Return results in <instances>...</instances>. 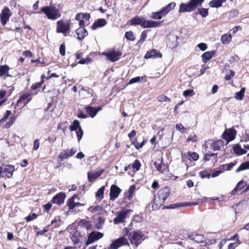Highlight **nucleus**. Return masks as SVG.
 Instances as JSON below:
<instances>
[{"mask_svg":"<svg viewBox=\"0 0 249 249\" xmlns=\"http://www.w3.org/2000/svg\"><path fill=\"white\" fill-rule=\"evenodd\" d=\"M103 235V233L99 231H92L90 232L89 234L88 240L86 242V246L87 247L89 244L92 243L93 242L102 238Z\"/></svg>","mask_w":249,"mask_h":249,"instance_id":"1a4fd4ad","label":"nucleus"},{"mask_svg":"<svg viewBox=\"0 0 249 249\" xmlns=\"http://www.w3.org/2000/svg\"><path fill=\"white\" fill-rule=\"evenodd\" d=\"M162 21L147 20L143 17L136 16L128 21L130 25H140L143 28H155L159 26Z\"/></svg>","mask_w":249,"mask_h":249,"instance_id":"f03ea898","label":"nucleus"},{"mask_svg":"<svg viewBox=\"0 0 249 249\" xmlns=\"http://www.w3.org/2000/svg\"><path fill=\"white\" fill-rule=\"evenodd\" d=\"M215 51H211L205 52L202 55V60L204 63L209 61L214 55Z\"/></svg>","mask_w":249,"mask_h":249,"instance_id":"393cba45","label":"nucleus"},{"mask_svg":"<svg viewBox=\"0 0 249 249\" xmlns=\"http://www.w3.org/2000/svg\"><path fill=\"white\" fill-rule=\"evenodd\" d=\"M202 202L200 201L199 199L197 200L195 202H190L188 203H187L185 205H183V204L181 203H176L170 205L169 206L165 207L166 208L168 209H175L176 208H178L181 206H192V205H199L200 203H202Z\"/></svg>","mask_w":249,"mask_h":249,"instance_id":"aec40b11","label":"nucleus"},{"mask_svg":"<svg viewBox=\"0 0 249 249\" xmlns=\"http://www.w3.org/2000/svg\"><path fill=\"white\" fill-rule=\"evenodd\" d=\"M220 40L224 44H229L231 40V34H225L222 36Z\"/></svg>","mask_w":249,"mask_h":249,"instance_id":"7c9ffc66","label":"nucleus"},{"mask_svg":"<svg viewBox=\"0 0 249 249\" xmlns=\"http://www.w3.org/2000/svg\"><path fill=\"white\" fill-rule=\"evenodd\" d=\"M165 17L163 15L161 9L156 12L152 13L151 18L155 19H160L163 17Z\"/></svg>","mask_w":249,"mask_h":249,"instance_id":"473e14b6","label":"nucleus"},{"mask_svg":"<svg viewBox=\"0 0 249 249\" xmlns=\"http://www.w3.org/2000/svg\"><path fill=\"white\" fill-rule=\"evenodd\" d=\"M235 73L233 71L230 70L225 76V79L226 80H230L234 75Z\"/></svg>","mask_w":249,"mask_h":249,"instance_id":"de8ad7c7","label":"nucleus"},{"mask_svg":"<svg viewBox=\"0 0 249 249\" xmlns=\"http://www.w3.org/2000/svg\"><path fill=\"white\" fill-rule=\"evenodd\" d=\"M82 18H85L87 20H89L90 18V15L89 14L86 13H81Z\"/></svg>","mask_w":249,"mask_h":249,"instance_id":"774afa93","label":"nucleus"},{"mask_svg":"<svg viewBox=\"0 0 249 249\" xmlns=\"http://www.w3.org/2000/svg\"><path fill=\"white\" fill-rule=\"evenodd\" d=\"M204 0H190L187 3H181L178 13H190L194 11L198 6H201Z\"/></svg>","mask_w":249,"mask_h":249,"instance_id":"7ed1b4c3","label":"nucleus"},{"mask_svg":"<svg viewBox=\"0 0 249 249\" xmlns=\"http://www.w3.org/2000/svg\"><path fill=\"white\" fill-rule=\"evenodd\" d=\"M195 94L194 91L192 89H187L183 91V95L186 97L188 96H192Z\"/></svg>","mask_w":249,"mask_h":249,"instance_id":"a18cd8bd","label":"nucleus"},{"mask_svg":"<svg viewBox=\"0 0 249 249\" xmlns=\"http://www.w3.org/2000/svg\"><path fill=\"white\" fill-rule=\"evenodd\" d=\"M154 165H155L156 168H157L158 171H159V172H163V171L162 169V161L159 164H157L156 162H155Z\"/></svg>","mask_w":249,"mask_h":249,"instance_id":"0e129e2a","label":"nucleus"},{"mask_svg":"<svg viewBox=\"0 0 249 249\" xmlns=\"http://www.w3.org/2000/svg\"><path fill=\"white\" fill-rule=\"evenodd\" d=\"M2 167V171L5 177L10 178L13 174L15 170L14 166L11 165L2 164L0 166Z\"/></svg>","mask_w":249,"mask_h":249,"instance_id":"4468645a","label":"nucleus"},{"mask_svg":"<svg viewBox=\"0 0 249 249\" xmlns=\"http://www.w3.org/2000/svg\"><path fill=\"white\" fill-rule=\"evenodd\" d=\"M105 187L102 186L96 193V197L100 199L103 198L104 193Z\"/></svg>","mask_w":249,"mask_h":249,"instance_id":"e433bc0d","label":"nucleus"},{"mask_svg":"<svg viewBox=\"0 0 249 249\" xmlns=\"http://www.w3.org/2000/svg\"><path fill=\"white\" fill-rule=\"evenodd\" d=\"M144 142L143 141L140 144H138V142H133V144H134L135 145V148L137 149H139L142 148L143 146V145H144Z\"/></svg>","mask_w":249,"mask_h":249,"instance_id":"338daca9","label":"nucleus"},{"mask_svg":"<svg viewBox=\"0 0 249 249\" xmlns=\"http://www.w3.org/2000/svg\"><path fill=\"white\" fill-rule=\"evenodd\" d=\"M245 91V88H242L239 92L235 93V98L238 100H243L244 97V93Z\"/></svg>","mask_w":249,"mask_h":249,"instance_id":"f704fd0d","label":"nucleus"},{"mask_svg":"<svg viewBox=\"0 0 249 249\" xmlns=\"http://www.w3.org/2000/svg\"><path fill=\"white\" fill-rule=\"evenodd\" d=\"M176 6V4L174 2H170L166 6L161 9L163 15L165 16L170 11L174 9Z\"/></svg>","mask_w":249,"mask_h":249,"instance_id":"a878e982","label":"nucleus"},{"mask_svg":"<svg viewBox=\"0 0 249 249\" xmlns=\"http://www.w3.org/2000/svg\"><path fill=\"white\" fill-rule=\"evenodd\" d=\"M66 195L64 193L61 192L53 197L52 202L53 204H57L61 205L64 202Z\"/></svg>","mask_w":249,"mask_h":249,"instance_id":"f3484780","label":"nucleus"},{"mask_svg":"<svg viewBox=\"0 0 249 249\" xmlns=\"http://www.w3.org/2000/svg\"><path fill=\"white\" fill-rule=\"evenodd\" d=\"M103 209V207L102 205H97L95 206H91L90 207L88 210L90 212L92 213H94L95 212H97L102 210Z\"/></svg>","mask_w":249,"mask_h":249,"instance_id":"a19ab883","label":"nucleus"},{"mask_svg":"<svg viewBox=\"0 0 249 249\" xmlns=\"http://www.w3.org/2000/svg\"><path fill=\"white\" fill-rule=\"evenodd\" d=\"M132 212V211L131 210L124 209L121 211L116 212L115 214L117 216L113 219L114 224H119L123 223L129 213Z\"/></svg>","mask_w":249,"mask_h":249,"instance_id":"423d86ee","label":"nucleus"},{"mask_svg":"<svg viewBox=\"0 0 249 249\" xmlns=\"http://www.w3.org/2000/svg\"><path fill=\"white\" fill-rule=\"evenodd\" d=\"M12 13L10 9L8 7L4 8L0 14V18L1 23L4 25L9 20Z\"/></svg>","mask_w":249,"mask_h":249,"instance_id":"f8f14e48","label":"nucleus"},{"mask_svg":"<svg viewBox=\"0 0 249 249\" xmlns=\"http://www.w3.org/2000/svg\"><path fill=\"white\" fill-rule=\"evenodd\" d=\"M59 53L61 55L64 56L65 54V46L64 44H61L59 48Z\"/></svg>","mask_w":249,"mask_h":249,"instance_id":"bf43d9fd","label":"nucleus"},{"mask_svg":"<svg viewBox=\"0 0 249 249\" xmlns=\"http://www.w3.org/2000/svg\"><path fill=\"white\" fill-rule=\"evenodd\" d=\"M11 111L8 110H7L3 118L1 119H0V121H2V123L5 122L6 120V119L8 118V117L11 115Z\"/></svg>","mask_w":249,"mask_h":249,"instance_id":"13d9d810","label":"nucleus"},{"mask_svg":"<svg viewBox=\"0 0 249 249\" xmlns=\"http://www.w3.org/2000/svg\"><path fill=\"white\" fill-rule=\"evenodd\" d=\"M76 151V149L75 148H72L70 150L68 149L64 150L58 155V158L61 159V160L66 159L74 155Z\"/></svg>","mask_w":249,"mask_h":249,"instance_id":"ddd939ff","label":"nucleus"},{"mask_svg":"<svg viewBox=\"0 0 249 249\" xmlns=\"http://www.w3.org/2000/svg\"><path fill=\"white\" fill-rule=\"evenodd\" d=\"M92 61V59L89 57H86L84 59H82L78 62L79 64H89Z\"/></svg>","mask_w":249,"mask_h":249,"instance_id":"49530a36","label":"nucleus"},{"mask_svg":"<svg viewBox=\"0 0 249 249\" xmlns=\"http://www.w3.org/2000/svg\"><path fill=\"white\" fill-rule=\"evenodd\" d=\"M199 176L202 178H210L211 177V174L208 173L206 171H202L199 172Z\"/></svg>","mask_w":249,"mask_h":249,"instance_id":"09e8293b","label":"nucleus"},{"mask_svg":"<svg viewBox=\"0 0 249 249\" xmlns=\"http://www.w3.org/2000/svg\"><path fill=\"white\" fill-rule=\"evenodd\" d=\"M223 145L222 140L213 141L210 143V147L209 149H213V151L219 150Z\"/></svg>","mask_w":249,"mask_h":249,"instance_id":"b1692460","label":"nucleus"},{"mask_svg":"<svg viewBox=\"0 0 249 249\" xmlns=\"http://www.w3.org/2000/svg\"><path fill=\"white\" fill-rule=\"evenodd\" d=\"M104 172L103 169H100L95 172H89L88 173V179L90 182H92L95 179L99 177Z\"/></svg>","mask_w":249,"mask_h":249,"instance_id":"4be33fe9","label":"nucleus"},{"mask_svg":"<svg viewBox=\"0 0 249 249\" xmlns=\"http://www.w3.org/2000/svg\"><path fill=\"white\" fill-rule=\"evenodd\" d=\"M37 217V214H36L35 213H32L31 215H28L25 218V219L27 222H30L31 221H32L35 219H36Z\"/></svg>","mask_w":249,"mask_h":249,"instance_id":"8fccbe9b","label":"nucleus"},{"mask_svg":"<svg viewBox=\"0 0 249 249\" xmlns=\"http://www.w3.org/2000/svg\"><path fill=\"white\" fill-rule=\"evenodd\" d=\"M189 155L191 158V159L194 161L196 160L199 158L198 155L195 152L189 153Z\"/></svg>","mask_w":249,"mask_h":249,"instance_id":"4d7b16f0","label":"nucleus"},{"mask_svg":"<svg viewBox=\"0 0 249 249\" xmlns=\"http://www.w3.org/2000/svg\"><path fill=\"white\" fill-rule=\"evenodd\" d=\"M195 241L197 242H202L204 239V237L202 235H196Z\"/></svg>","mask_w":249,"mask_h":249,"instance_id":"69168bd1","label":"nucleus"},{"mask_svg":"<svg viewBox=\"0 0 249 249\" xmlns=\"http://www.w3.org/2000/svg\"><path fill=\"white\" fill-rule=\"evenodd\" d=\"M39 147V140L36 139L35 140V141L34 142L33 149L34 150H36L38 149Z\"/></svg>","mask_w":249,"mask_h":249,"instance_id":"e2e57ef3","label":"nucleus"},{"mask_svg":"<svg viewBox=\"0 0 249 249\" xmlns=\"http://www.w3.org/2000/svg\"><path fill=\"white\" fill-rule=\"evenodd\" d=\"M144 235L140 231H136L131 232L129 234V239L132 245L135 248H137L143 240Z\"/></svg>","mask_w":249,"mask_h":249,"instance_id":"39448f33","label":"nucleus"},{"mask_svg":"<svg viewBox=\"0 0 249 249\" xmlns=\"http://www.w3.org/2000/svg\"><path fill=\"white\" fill-rule=\"evenodd\" d=\"M226 0H212L209 3V5L213 8H219L222 6V3L224 2Z\"/></svg>","mask_w":249,"mask_h":249,"instance_id":"bb28decb","label":"nucleus"},{"mask_svg":"<svg viewBox=\"0 0 249 249\" xmlns=\"http://www.w3.org/2000/svg\"><path fill=\"white\" fill-rule=\"evenodd\" d=\"M132 166L134 169H135L136 171H138L140 168L141 163L138 160H136L133 163Z\"/></svg>","mask_w":249,"mask_h":249,"instance_id":"603ef678","label":"nucleus"},{"mask_svg":"<svg viewBox=\"0 0 249 249\" xmlns=\"http://www.w3.org/2000/svg\"><path fill=\"white\" fill-rule=\"evenodd\" d=\"M108 60L111 62H115L119 60V57L121 55L119 52H109L103 53Z\"/></svg>","mask_w":249,"mask_h":249,"instance_id":"2eb2a0df","label":"nucleus"},{"mask_svg":"<svg viewBox=\"0 0 249 249\" xmlns=\"http://www.w3.org/2000/svg\"><path fill=\"white\" fill-rule=\"evenodd\" d=\"M128 244L127 239L124 237H121L114 241L110 244L109 249H118L122 246Z\"/></svg>","mask_w":249,"mask_h":249,"instance_id":"9b49d317","label":"nucleus"},{"mask_svg":"<svg viewBox=\"0 0 249 249\" xmlns=\"http://www.w3.org/2000/svg\"><path fill=\"white\" fill-rule=\"evenodd\" d=\"M242 148L239 144H236L233 147L234 152L239 155V152H241Z\"/></svg>","mask_w":249,"mask_h":249,"instance_id":"864d4df0","label":"nucleus"},{"mask_svg":"<svg viewBox=\"0 0 249 249\" xmlns=\"http://www.w3.org/2000/svg\"><path fill=\"white\" fill-rule=\"evenodd\" d=\"M235 163L231 162L229 164H225L220 166V169L224 171H230L235 165Z\"/></svg>","mask_w":249,"mask_h":249,"instance_id":"c9c22d12","label":"nucleus"},{"mask_svg":"<svg viewBox=\"0 0 249 249\" xmlns=\"http://www.w3.org/2000/svg\"><path fill=\"white\" fill-rule=\"evenodd\" d=\"M215 157L217 159V154L212 153L209 149V147L206 146L204 157V160L206 161H208L211 157Z\"/></svg>","mask_w":249,"mask_h":249,"instance_id":"cd10ccee","label":"nucleus"},{"mask_svg":"<svg viewBox=\"0 0 249 249\" xmlns=\"http://www.w3.org/2000/svg\"><path fill=\"white\" fill-rule=\"evenodd\" d=\"M77 38L79 40H83L88 35V31L84 28H79L76 30Z\"/></svg>","mask_w":249,"mask_h":249,"instance_id":"5701e85b","label":"nucleus"},{"mask_svg":"<svg viewBox=\"0 0 249 249\" xmlns=\"http://www.w3.org/2000/svg\"><path fill=\"white\" fill-rule=\"evenodd\" d=\"M162 56L161 53L156 49H153L152 50L148 51L144 56V58L146 59L148 58H160Z\"/></svg>","mask_w":249,"mask_h":249,"instance_id":"a211bd4d","label":"nucleus"},{"mask_svg":"<svg viewBox=\"0 0 249 249\" xmlns=\"http://www.w3.org/2000/svg\"><path fill=\"white\" fill-rule=\"evenodd\" d=\"M121 192V190L116 185H112L110 190V199L114 200L118 197L119 195Z\"/></svg>","mask_w":249,"mask_h":249,"instance_id":"dca6fc26","label":"nucleus"},{"mask_svg":"<svg viewBox=\"0 0 249 249\" xmlns=\"http://www.w3.org/2000/svg\"><path fill=\"white\" fill-rule=\"evenodd\" d=\"M236 135V131L234 128L226 129L223 133L222 138L227 142L233 140Z\"/></svg>","mask_w":249,"mask_h":249,"instance_id":"9d476101","label":"nucleus"},{"mask_svg":"<svg viewBox=\"0 0 249 249\" xmlns=\"http://www.w3.org/2000/svg\"><path fill=\"white\" fill-rule=\"evenodd\" d=\"M124 36L126 39L130 41H134L135 39V37L132 31L126 32L125 33Z\"/></svg>","mask_w":249,"mask_h":249,"instance_id":"58836bf2","label":"nucleus"},{"mask_svg":"<svg viewBox=\"0 0 249 249\" xmlns=\"http://www.w3.org/2000/svg\"><path fill=\"white\" fill-rule=\"evenodd\" d=\"M196 14H199L202 18H205L208 15V9L204 8H199L197 9Z\"/></svg>","mask_w":249,"mask_h":249,"instance_id":"2f4dec72","label":"nucleus"},{"mask_svg":"<svg viewBox=\"0 0 249 249\" xmlns=\"http://www.w3.org/2000/svg\"><path fill=\"white\" fill-rule=\"evenodd\" d=\"M76 198H77V196L76 195H74L71 198H70L67 201V204L69 207V211L72 210L77 207L81 206L82 205L79 202H76L74 201Z\"/></svg>","mask_w":249,"mask_h":249,"instance_id":"6ab92c4d","label":"nucleus"},{"mask_svg":"<svg viewBox=\"0 0 249 249\" xmlns=\"http://www.w3.org/2000/svg\"><path fill=\"white\" fill-rule=\"evenodd\" d=\"M136 189V187L134 185H131L128 190L129 195L127 196L128 199L130 200L132 199L133 193Z\"/></svg>","mask_w":249,"mask_h":249,"instance_id":"ea45409f","label":"nucleus"},{"mask_svg":"<svg viewBox=\"0 0 249 249\" xmlns=\"http://www.w3.org/2000/svg\"><path fill=\"white\" fill-rule=\"evenodd\" d=\"M170 193V190L169 187H165L160 189L157 194V196H155L152 208L153 210L159 209L162 206L169 196Z\"/></svg>","mask_w":249,"mask_h":249,"instance_id":"f257e3e1","label":"nucleus"},{"mask_svg":"<svg viewBox=\"0 0 249 249\" xmlns=\"http://www.w3.org/2000/svg\"><path fill=\"white\" fill-rule=\"evenodd\" d=\"M143 216L141 215H136L134 216L133 220L135 222L140 223L143 220Z\"/></svg>","mask_w":249,"mask_h":249,"instance_id":"5fc2aeb1","label":"nucleus"},{"mask_svg":"<svg viewBox=\"0 0 249 249\" xmlns=\"http://www.w3.org/2000/svg\"><path fill=\"white\" fill-rule=\"evenodd\" d=\"M42 84V82H38L34 84H33L31 86V89L32 90H36L38 89L39 88H40Z\"/></svg>","mask_w":249,"mask_h":249,"instance_id":"680f3d73","label":"nucleus"},{"mask_svg":"<svg viewBox=\"0 0 249 249\" xmlns=\"http://www.w3.org/2000/svg\"><path fill=\"white\" fill-rule=\"evenodd\" d=\"M176 128L181 133L184 132V130L185 129V127L181 124H176Z\"/></svg>","mask_w":249,"mask_h":249,"instance_id":"052dcab7","label":"nucleus"},{"mask_svg":"<svg viewBox=\"0 0 249 249\" xmlns=\"http://www.w3.org/2000/svg\"><path fill=\"white\" fill-rule=\"evenodd\" d=\"M147 30H144L142 33L140 39L138 41V43L142 44L145 40L147 37Z\"/></svg>","mask_w":249,"mask_h":249,"instance_id":"79ce46f5","label":"nucleus"},{"mask_svg":"<svg viewBox=\"0 0 249 249\" xmlns=\"http://www.w3.org/2000/svg\"><path fill=\"white\" fill-rule=\"evenodd\" d=\"M247 169H249V161L242 163L236 169V172L238 173Z\"/></svg>","mask_w":249,"mask_h":249,"instance_id":"72a5a7b5","label":"nucleus"},{"mask_svg":"<svg viewBox=\"0 0 249 249\" xmlns=\"http://www.w3.org/2000/svg\"><path fill=\"white\" fill-rule=\"evenodd\" d=\"M70 130L71 131H76L78 142H80L83 135V131L80 126L79 122L77 120H74L70 126Z\"/></svg>","mask_w":249,"mask_h":249,"instance_id":"0eeeda50","label":"nucleus"},{"mask_svg":"<svg viewBox=\"0 0 249 249\" xmlns=\"http://www.w3.org/2000/svg\"><path fill=\"white\" fill-rule=\"evenodd\" d=\"M9 70V68L7 65H3L0 66V76H2L3 75H5L7 77L11 76L10 75L8 74V71Z\"/></svg>","mask_w":249,"mask_h":249,"instance_id":"c85d7f7f","label":"nucleus"},{"mask_svg":"<svg viewBox=\"0 0 249 249\" xmlns=\"http://www.w3.org/2000/svg\"><path fill=\"white\" fill-rule=\"evenodd\" d=\"M247 185V184L245 181L241 180L237 184L236 187L239 191L243 189Z\"/></svg>","mask_w":249,"mask_h":249,"instance_id":"37998d69","label":"nucleus"},{"mask_svg":"<svg viewBox=\"0 0 249 249\" xmlns=\"http://www.w3.org/2000/svg\"><path fill=\"white\" fill-rule=\"evenodd\" d=\"M85 109L91 118H93L97 114V110H95V107L88 106L86 107Z\"/></svg>","mask_w":249,"mask_h":249,"instance_id":"c756f323","label":"nucleus"},{"mask_svg":"<svg viewBox=\"0 0 249 249\" xmlns=\"http://www.w3.org/2000/svg\"><path fill=\"white\" fill-rule=\"evenodd\" d=\"M70 29V26L68 21L60 20L57 21L56 32L57 33H63L65 36Z\"/></svg>","mask_w":249,"mask_h":249,"instance_id":"6e6552de","label":"nucleus"},{"mask_svg":"<svg viewBox=\"0 0 249 249\" xmlns=\"http://www.w3.org/2000/svg\"><path fill=\"white\" fill-rule=\"evenodd\" d=\"M41 10L50 19L55 20L61 17L59 10L54 6H45Z\"/></svg>","mask_w":249,"mask_h":249,"instance_id":"20e7f679","label":"nucleus"},{"mask_svg":"<svg viewBox=\"0 0 249 249\" xmlns=\"http://www.w3.org/2000/svg\"><path fill=\"white\" fill-rule=\"evenodd\" d=\"M198 48L202 51H205L207 49V45L205 43H200L197 45Z\"/></svg>","mask_w":249,"mask_h":249,"instance_id":"6e6d98bb","label":"nucleus"},{"mask_svg":"<svg viewBox=\"0 0 249 249\" xmlns=\"http://www.w3.org/2000/svg\"><path fill=\"white\" fill-rule=\"evenodd\" d=\"M31 95V93L26 92L24 93L22 95H21L18 100L17 101V105L18 106L19 104L22 102L23 101L29 98V96Z\"/></svg>","mask_w":249,"mask_h":249,"instance_id":"4c0bfd02","label":"nucleus"},{"mask_svg":"<svg viewBox=\"0 0 249 249\" xmlns=\"http://www.w3.org/2000/svg\"><path fill=\"white\" fill-rule=\"evenodd\" d=\"M158 100L160 102H170L171 100L165 95H161L158 97Z\"/></svg>","mask_w":249,"mask_h":249,"instance_id":"3c124183","label":"nucleus"},{"mask_svg":"<svg viewBox=\"0 0 249 249\" xmlns=\"http://www.w3.org/2000/svg\"><path fill=\"white\" fill-rule=\"evenodd\" d=\"M107 22L104 18H99L96 20L91 26V28L93 30L100 27H102L107 24Z\"/></svg>","mask_w":249,"mask_h":249,"instance_id":"412c9836","label":"nucleus"},{"mask_svg":"<svg viewBox=\"0 0 249 249\" xmlns=\"http://www.w3.org/2000/svg\"><path fill=\"white\" fill-rule=\"evenodd\" d=\"M143 79L142 77L137 76L130 80L128 84H132L135 83H139Z\"/></svg>","mask_w":249,"mask_h":249,"instance_id":"c03bdc74","label":"nucleus"}]
</instances>
